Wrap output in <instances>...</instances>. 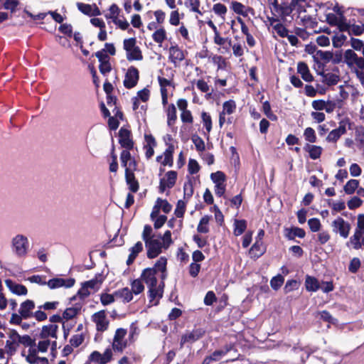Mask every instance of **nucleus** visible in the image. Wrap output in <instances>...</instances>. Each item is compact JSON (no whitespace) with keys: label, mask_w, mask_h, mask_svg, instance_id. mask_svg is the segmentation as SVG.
Here are the masks:
<instances>
[{"label":"nucleus","mask_w":364,"mask_h":364,"mask_svg":"<svg viewBox=\"0 0 364 364\" xmlns=\"http://www.w3.org/2000/svg\"><path fill=\"white\" fill-rule=\"evenodd\" d=\"M156 206L159 207L165 213H168L171 210V205L166 200L158 198Z\"/></svg>","instance_id":"62"},{"label":"nucleus","mask_w":364,"mask_h":364,"mask_svg":"<svg viewBox=\"0 0 364 364\" xmlns=\"http://www.w3.org/2000/svg\"><path fill=\"white\" fill-rule=\"evenodd\" d=\"M75 280L73 278H53L46 282V285L50 289H55L60 287L70 288L75 284Z\"/></svg>","instance_id":"12"},{"label":"nucleus","mask_w":364,"mask_h":364,"mask_svg":"<svg viewBox=\"0 0 364 364\" xmlns=\"http://www.w3.org/2000/svg\"><path fill=\"white\" fill-rule=\"evenodd\" d=\"M342 31H348L350 35L360 36L364 33V23L361 25L350 24L346 21Z\"/></svg>","instance_id":"25"},{"label":"nucleus","mask_w":364,"mask_h":364,"mask_svg":"<svg viewBox=\"0 0 364 364\" xmlns=\"http://www.w3.org/2000/svg\"><path fill=\"white\" fill-rule=\"evenodd\" d=\"M210 218L207 215L203 217L198 225L197 230L200 233H207L209 232L208 223Z\"/></svg>","instance_id":"48"},{"label":"nucleus","mask_w":364,"mask_h":364,"mask_svg":"<svg viewBox=\"0 0 364 364\" xmlns=\"http://www.w3.org/2000/svg\"><path fill=\"white\" fill-rule=\"evenodd\" d=\"M136 41L134 38L125 39L124 41L123 46L126 50L127 59L129 61L141 60L143 58L141 51L136 45Z\"/></svg>","instance_id":"5"},{"label":"nucleus","mask_w":364,"mask_h":364,"mask_svg":"<svg viewBox=\"0 0 364 364\" xmlns=\"http://www.w3.org/2000/svg\"><path fill=\"white\" fill-rule=\"evenodd\" d=\"M76 5L78 10L85 15L95 16H99L101 14L96 4L90 5L78 2Z\"/></svg>","instance_id":"21"},{"label":"nucleus","mask_w":364,"mask_h":364,"mask_svg":"<svg viewBox=\"0 0 364 364\" xmlns=\"http://www.w3.org/2000/svg\"><path fill=\"white\" fill-rule=\"evenodd\" d=\"M104 281V277L99 274L91 280L84 282L85 285L92 291H97L101 287Z\"/></svg>","instance_id":"27"},{"label":"nucleus","mask_w":364,"mask_h":364,"mask_svg":"<svg viewBox=\"0 0 364 364\" xmlns=\"http://www.w3.org/2000/svg\"><path fill=\"white\" fill-rule=\"evenodd\" d=\"M146 144L144 146L146 150L145 154L147 159H150L154 154V146H155V139L152 136H146Z\"/></svg>","instance_id":"36"},{"label":"nucleus","mask_w":364,"mask_h":364,"mask_svg":"<svg viewBox=\"0 0 364 364\" xmlns=\"http://www.w3.org/2000/svg\"><path fill=\"white\" fill-rule=\"evenodd\" d=\"M5 284L12 293L16 295L21 296L27 294V289L22 284H16L11 279H6Z\"/></svg>","instance_id":"24"},{"label":"nucleus","mask_w":364,"mask_h":364,"mask_svg":"<svg viewBox=\"0 0 364 364\" xmlns=\"http://www.w3.org/2000/svg\"><path fill=\"white\" fill-rule=\"evenodd\" d=\"M192 141L198 151H203L205 149L204 141L198 136H192Z\"/></svg>","instance_id":"57"},{"label":"nucleus","mask_w":364,"mask_h":364,"mask_svg":"<svg viewBox=\"0 0 364 364\" xmlns=\"http://www.w3.org/2000/svg\"><path fill=\"white\" fill-rule=\"evenodd\" d=\"M35 303L33 301L27 299L22 302L18 309V314L23 317V319H29L33 318V310L35 309Z\"/></svg>","instance_id":"18"},{"label":"nucleus","mask_w":364,"mask_h":364,"mask_svg":"<svg viewBox=\"0 0 364 364\" xmlns=\"http://www.w3.org/2000/svg\"><path fill=\"white\" fill-rule=\"evenodd\" d=\"M152 38L154 41L161 46V43L166 39V32L165 29L164 28L156 29L153 33Z\"/></svg>","instance_id":"41"},{"label":"nucleus","mask_w":364,"mask_h":364,"mask_svg":"<svg viewBox=\"0 0 364 364\" xmlns=\"http://www.w3.org/2000/svg\"><path fill=\"white\" fill-rule=\"evenodd\" d=\"M129 150V149L123 150L120 155L122 166L125 168V172L127 170L128 171H134L136 167V161L132 157Z\"/></svg>","instance_id":"17"},{"label":"nucleus","mask_w":364,"mask_h":364,"mask_svg":"<svg viewBox=\"0 0 364 364\" xmlns=\"http://www.w3.org/2000/svg\"><path fill=\"white\" fill-rule=\"evenodd\" d=\"M350 242L355 250H359L364 247V230L360 231L358 235L354 233L350 237Z\"/></svg>","instance_id":"30"},{"label":"nucleus","mask_w":364,"mask_h":364,"mask_svg":"<svg viewBox=\"0 0 364 364\" xmlns=\"http://www.w3.org/2000/svg\"><path fill=\"white\" fill-rule=\"evenodd\" d=\"M116 298L122 299L124 303H128L133 299V294L128 287H124L114 292Z\"/></svg>","instance_id":"28"},{"label":"nucleus","mask_w":364,"mask_h":364,"mask_svg":"<svg viewBox=\"0 0 364 364\" xmlns=\"http://www.w3.org/2000/svg\"><path fill=\"white\" fill-rule=\"evenodd\" d=\"M250 251L252 252L257 257L263 255L265 251L263 242L260 240H256L254 245L252 246Z\"/></svg>","instance_id":"46"},{"label":"nucleus","mask_w":364,"mask_h":364,"mask_svg":"<svg viewBox=\"0 0 364 364\" xmlns=\"http://www.w3.org/2000/svg\"><path fill=\"white\" fill-rule=\"evenodd\" d=\"M339 80V76L335 73H327L323 75V82L329 86L336 85Z\"/></svg>","instance_id":"40"},{"label":"nucleus","mask_w":364,"mask_h":364,"mask_svg":"<svg viewBox=\"0 0 364 364\" xmlns=\"http://www.w3.org/2000/svg\"><path fill=\"white\" fill-rule=\"evenodd\" d=\"M205 334V331L203 328H196L191 331L186 332L183 334L181 339L180 346L181 348L186 343H193L200 338H201Z\"/></svg>","instance_id":"11"},{"label":"nucleus","mask_w":364,"mask_h":364,"mask_svg":"<svg viewBox=\"0 0 364 364\" xmlns=\"http://www.w3.org/2000/svg\"><path fill=\"white\" fill-rule=\"evenodd\" d=\"M304 149L309 152V156L312 159H318L322 153V148L316 145L306 144Z\"/></svg>","instance_id":"34"},{"label":"nucleus","mask_w":364,"mask_h":364,"mask_svg":"<svg viewBox=\"0 0 364 364\" xmlns=\"http://www.w3.org/2000/svg\"><path fill=\"white\" fill-rule=\"evenodd\" d=\"M262 110L265 115L271 120H276L277 117L271 110V106L268 101H265L262 105Z\"/></svg>","instance_id":"60"},{"label":"nucleus","mask_w":364,"mask_h":364,"mask_svg":"<svg viewBox=\"0 0 364 364\" xmlns=\"http://www.w3.org/2000/svg\"><path fill=\"white\" fill-rule=\"evenodd\" d=\"M26 360L30 364H45L48 363V359L46 358H41L38 355H27L26 356Z\"/></svg>","instance_id":"51"},{"label":"nucleus","mask_w":364,"mask_h":364,"mask_svg":"<svg viewBox=\"0 0 364 364\" xmlns=\"http://www.w3.org/2000/svg\"><path fill=\"white\" fill-rule=\"evenodd\" d=\"M58 326L56 324H48L43 326L38 335L39 338H47L56 341L58 338Z\"/></svg>","instance_id":"13"},{"label":"nucleus","mask_w":364,"mask_h":364,"mask_svg":"<svg viewBox=\"0 0 364 364\" xmlns=\"http://www.w3.org/2000/svg\"><path fill=\"white\" fill-rule=\"evenodd\" d=\"M186 203L182 200H179L176 204L174 213L177 218H183L186 211Z\"/></svg>","instance_id":"53"},{"label":"nucleus","mask_w":364,"mask_h":364,"mask_svg":"<svg viewBox=\"0 0 364 364\" xmlns=\"http://www.w3.org/2000/svg\"><path fill=\"white\" fill-rule=\"evenodd\" d=\"M173 151L172 146L168 147L164 153V159L161 161L162 165L171 166L173 164Z\"/></svg>","instance_id":"47"},{"label":"nucleus","mask_w":364,"mask_h":364,"mask_svg":"<svg viewBox=\"0 0 364 364\" xmlns=\"http://www.w3.org/2000/svg\"><path fill=\"white\" fill-rule=\"evenodd\" d=\"M185 5L186 7L190 8L191 11L197 13L199 15H203V13L199 9L200 6V0H186Z\"/></svg>","instance_id":"45"},{"label":"nucleus","mask_w":364,"mask_h":364,"mask_svg":"<svg viewBox=\"0 0 364 364\" xmlns=\"http://www.w3.org/2000/svg\"><path fill=\"white\" fill-rule=\"evenodd\" d=\"M132 294L135 295L139 294L143 292L144 290V286L143 284V281L141 279H134L131 284V289Z\"/></svg>","instance_id":"42"},{"label":"nucleus","mask_w":364,"mask_h":364,"mask_svg":"<svg viewBox=\"0 0 364 364\" xmlns=\"http://www.w3.org/2000/svg\"><path fill=\"white\" fill-rule=\"evenodd\" d=\"M185 58L183 51L178 46H171L169 48V60L177 66Z\"/></svg>","instance_id":"22"},{"label":"nucleus","mask_w":364,"mask_h":364,"mask_svg":"<svg viewBox=\"0 0 364 364\" xmlns=\"http://www.w3.org/2000/svg\"><path fill=\"white\" fill-rule=\"evenodd\" d=\"M304 136L305 139L310 143H314L316 141L315 131L311 127H308L304 130Z\"/></svg>","instance_id":"54"},{"label":"nucleus","mask_w":364,"mask_h":364,"mask_svg":"<svg viewBox=\"0 0 364 364\" xmlns=\"http://www.w3.org/2000/svg\"><path fill=\"white\" fill-rule=\"evenodd\" d=\"M359 181L355 179L349 180L343 187V190L346 194L351 195L358 188Z\"/></svg>","instance_id":"44"},{"label":"nucleus","mask_w":364,"mask_h":364,"mask_svg":"<svg viewBox=\"0 0 364 364\" xmlns=\"http://www.w3.org/2000/svg\"><path fill=\"white\" fill-rule=\"evenodd\" d=\"M332 230L336 234H339L341 237L347 238L350 230V225L343 218L338 217L331 223Z\"/></svg>","instance_id":"7"},{"label":"nucleus","mask_w":364,"mask_h":364,"mask_svg":"<svg viewBox=\"0 0 364 364\" xmlns=\"http://www.w3.org/2000/svg\"><path fill=\"white\" fill-rule=\"evenodd\" d=\"M143 250V244L141 242H137L133 247H132L129 250L130 254L127 260V264L130 265L132 264L137 257L138 254L141 252Z\"/></svg>","instance_id":"31"},{"label":"nucleus","mask_w":364,"mask_h":364,"mask_svg":"<svg viewBox=\"0 0 364 364\" xmlns=\"http://www.w3.org/2000/svg\"><path fill=\"white\" fill-rule=\"evenodd\" d=\"M139 74L138 70L136 68L131 66L128 68L125 74L124 80V87L127 89L134 87L139 81Z\"/></svg>","instance_id":"10"},{"label":"nucleus","mask_w":364,"mask_h":364,"mask_svg":"<svg viewBox=\"0 0 364 364\" xmlns=\"http://www.w3.org/2000/svg\"><path fill=\"white\" fill-rule=\"evenodd\" d=\"M93 321L96 324V328L98 331H105L107 330L109 321H107L104 311H100L93 315Z\"/></svg>","instance_id":"20"},{"label":"nucleus","mask_w":364,"mask_h":364,"mask_svg":"<svg viewBox=\"0 0 364 364\" xmlns=\"http://www.w3.org/2000/svg\"><path fill=\"white\" fill-rule=\"evenodd\" d=\"M184 198H190L193 194V186L191 181L186 182L183 186Z\"/></svg>","instance_id":"63"},{"label":"nucleus","mask_w":364,"mask_h":364,"mask_svg":"<svg viewBox=\"0 0 364 364\" xmlns=\"http://www.w3.org/2000/svg\"><path fill=\"white\" fill-rule=\"evenodd\" d=\"M236 103L234 100H230L225 101L223 105V110L221 111L225 115H230L236 110Z\"/></svg>","instance_id":"39"},{"label":"nucleus","mask_w":364,"mask_h":364,"mask_svg":"<svg viewBox=\"0 0 364 364\" xmlns=\"http://www.w3.org/2000/svg\"><path fill=\"white\" fill-rule=\"evenodd\" d=\"M39 341L37 345L38 351L45 353L50 347L52 351H55L57 348V342L55 341H50L47 338H39Z\"/></svg>","instance_id":"26"},{"label":"nucleus","mask_w":364,"mask_h":364,"mask_svg":"<svg viewBox=\"0 0 364 364\" xmlns=\"http://www.w3.org/2000/svg\"><path fill=\"white\" fill-rule=\"evenodd\" d=\"M348 122L346 121H341L339 122L338 127L333 129L328 134L326 137V141L328 142H336L338 139L343 134H345L347 132Z\"/></svg>","instance_id":"16"},{"label":"nucleus","mask_w":364,"mask_h":364,"mask_svg":"<svg viewBox=\"0 0 364 364\" xmlns=\"http://www.w3.org/2000/svg\"><path fill=\"white\" fill-rule=\"evenodd\" d=\"M141 237L147 249V257L149 258L156 257L164 248L161 241V235L154 234L151 225H146Z\"/></svg>","instance_id":"2"},{"label":"nucleus","mask_w":364,"mask_h":364,"mask_svg":"<svg viewBox=\"0 0 364 364\" xmlns=\"http://www.w3.org/2000/svg\"><path fill=\"white\" fill-rule=\"evenodd\" d=\"M343 63L354 72L359 80L364 81V58L353 50L348 49L343 53Z\"/></svg>","instance_id":"3"},{"label":"nucleus","mask_w":364,"mask_h":364,"mask_svg":"<svg viewBox=\"0 0 364 364\" xmlns=\"http://www.w3.org/2000/svg\"><path fill=\"white\" fill-rule=\"evenodd\" d=\"M177 173L174 171H169L166 173L164 178L160 179L159 191L164 193L166 188H171L176 183Z\"/></svg>","instance_id":"14"},{"label":"nucleus","mask_w":364,"mask_h":364,"mask_svg":"<svg viewBox=\"0 0 364 364\" xmlns=\"http://www.w3.org/2000/svg\"><path fill=\"white\" fill-rule=\"evenodd\" d=\"M285 236L289 240H294L296 237L303 238L305 236V231L300 228H287Z\"/></svg>","instance_id":"32"},{"label":"nucleus","mask_w":364,"mask_h":364,"mask_svg":"<svg viewBox=\"0 0 364 364\" xmlns=\"http://www.w3.org/2000/svg\"><path fill=\"white\" fill-rule=\"evenodd\" d=\"M297 70L305 81L311 82L313 80V76L310 73L309 68L306 63H299L297 66Z\"/></svg>","instance_id":"33"},{"label":"nucleus","mask_w":364,"mask_h":364,"mask_svg":"<svg viewBox=\"0 0 364 364\" xmlns=\"http://www.w3.org/2000/svg\"><path fill=\"white\" fill-rule=\"evenodd\" d=\"M273 29L279 36L282 38L286 37L289 33L285 26L280 23L279 21H277V23L273 25Z\"/></svg>","instance_id":"56"},{"label":"nucleus","mask_w":364,"mask_h":364,"mask_svg":"<svg viewBox=\"0 0 364 364\" xmlns=\"http://www.w3.org/2000/svg\"><path fill=\"white\" fill-rule=\"evenodd\" d=\"M127 331L125 328H119L115 331V334L112 342V348L114 351L122 352L127 346V340L125 336Z\"/></svg>","instance_id":"8"},{"label":"nucleus","mask_w":364,"mask_h":364,"mask_svg":"<svg viewBox=\"0 0 364 364\" xmlns=\"http://www.w3.org/2000/svg\"><path fill=\"white\" fill-rule=\"evenodd\" d=\"M161 241L164 248L166 249L168 247V246L172 242L171 233L169 230L166 231L164 235L162 237L161 236Z\"/></svg>","instance_id":"64"},{"label":"nucleus","mask_w":364,"mask_h":364,"mask_svg":"<svg viewBox=\"0 0 364 364\" xmlns=\"http://www.w3.org/2000/svg\"><path fill=\"white\" fill-rule=\"evenodd\" d=\"M119 142L126 149H132L134 146L131 138V132L125 128H121L119 132Z\"/></svg>","instance_id":"19"},{"label":"nucleus","mask_w":364,"mask_h":364,"mask_svg":"<svg viewBox=\"0 0 364 364\" xmlns=\"http://www.w3.org/2000/svg\"><path fill=\"white\" fill-rule=\"evenodd\" d=\"M120 9L118 7V6L115 4H113L110 6L109 9V13L105 15V17L107 18H110L112 20V22L114 20L118 18V16L119 14Z\"/></svg>","instance_id":"50"},{"label":"nucleus","mask_w":364,"mask_h":364,"mask_svg":"<svg viewBox=\"0 0 364 364\" xmlns=\"http://www.w3.org/2000/svg\"><path fill=\"white\" fill-rule=\"evenodd\" d=\"M125 178L129 190L134 193L136 192L139 189V183L135 179L134 171H128L127 170L125 172Z\"/></svg>","instance_id":"29"},{"label":"nucleus","mask_w":364,"mask_h":364,"mask_svg":"<svg viewBox=\"0 0 364 364\" xmlns=\"http://www.w3.org/2000/svg\"><path fill=\"white\" fill-rule=\"evenodd\" d=\"M166 264L167 259L161 257L153 267L144 269L141 274V280L149 289L148 296L151 306L157 305L163 296L164 280L167 277Z\"/></svg>","instance_id":"1"},{"label":"nucleus","mask_w":364,"mask_h":364,"mask_svg":"<svg viewBox=\"0 0 364 364\" xmlns=\"http://www.w3.org/2000/svg\"><path fill=\"white\" fill-rule=\"evenodd\" d=\"M234 234L236 236L242 235L247 228V223L245 220H235L234 223Z\"/></svg>","instance_id":"43"},{"label":"nucleus","mask_w":364,"mask_h":364,"mask_svg":"<svg viewBox=\"0 0 364 364\" xmlns=\"http://www.w3.org/2000/svg\"><path fill=\"white\" fill-rule=\"evenodd\" d=\"M201 118L203 124L208 132H210L212 129V119L210 115L205 112L201 113Z\"/></svg>","instance_id":"52"},{"label":"nucleus","mask_w":364,"mask_h":364,"mask_svg":"<svg viewBox=\"0 0 364 364\" xmlns=\"http://www.w3.org/2000/svg\"><path fill=\"white\" fill-rule=\"evenodd\" d=\"M19 344H22L26 347H33L36 346L35 341L28 335H19Z\"/></svg>","instance_id":"55"},{"label":"nucleus","mask_w":364,"mask_h":364,"mask_svg":"<svg viewBox=\"0 0 364 364\" xmlns=\"http://www.w3.org/2000/svg\"><path fill=\"white\" fill-rule=\"evenodd\" d=\"M90 362L95 364H107L112 358V351L110 348H107L103 353L99 351H93L89 356Z\"/></svg>","instance_id":"9"},{"label":"nucleus","mask_w":364,"mask_h":364,"mask_svg":"<svg viewBox=\"0 0 364 364\" xmlns=\"http://www.w3.org/2000/svg\"><path fill=\"white\" fill-rule=\"evenodd\" d=\"M231 8L237 14L246 15V7L240 2L233 1Z\"/></svg>","instance_id":"59"},{"label":"nucleus","mask_w":364,"mask_h":364,"mask_svg":"<svg viewBox=\"0 0 364 364\" xmlns=\"http://www.w3.org/2000/svg\"><path fill=\"white\" fill-rule=\"evenodd\" d=\"M210 178L215 183V193L216 196L221 197L225 194L226 185L225 183L226 176L222 171H216L210 174Z\"/></svg>","instance_id":"6"},{"label":"nucleus","mask_w":364,"mask_h":364,"mask_svg":"<svg viewBox=\"0 0 364 364\" xmlns=\"http://www.w3.org/2000/svg\"><path fill=\"white\" fill-rule=\"evenodd\" d=\"M213 11L216 15L220 16L223 20H225V16L228 11V9L224 4L220 3L214 4L213 6Z\"/></svg>","instance_id":"49"},{"label":"nucleus","mask_w":364,"mask_h":364,"mask_svg":"<svg viewBox=\"0 0 364 364\" xmlns=\"http://www.w3.org/2000/svg\"><path fill=\"white\" fill-rule=\"evenodd\" d=\"M80 306L67 308L63 314V318L67 321L70 320L75 317L80 313Z\"/></svg>","instance_id":"37"},{"label":"nucleus","mask_w":364,"mask_h":364,"mask_svg":"<svg viewBox=\"0 0 364 364\" xmlns=\"http://www.w3.org/2000/svg\"><path fill=\"white\" fill-rule=\"evenodd\" d=\"M306 289L309 291H316L320 288L318 281L313 277L306 276L305 279Z\"/></svg>","instance_id":"35"},{"label":"nucleus","mask_w":364,"mask_h":364,"mask_svg":"<svg viewBox=\"0 0 364 364\" xmlns=\"http://www.w3.org/2000/svg\"><path fill=\"white\" fill-rule=\"evenodd\" d=\"M29 240L25 235L16 234L11 240V252L18 258L25 257L29 251Z\"/></svg>","instance_id":"4"},{"label":"nucleus","mask_w":364,"mask_h":364,"mask_svg":"<svg viewBox=\"0 0 364 364\" xmlns=\"http://www.w3.org/2000/svg\"><path fill=\"white\" fill-rule=\"evenodd\" d=\"M284 277L279 274L276 277H274L271 281H270V285L272 287V289L277 290L279 288L281 287V286L284 283Z\"/></svg>","instance_id":"58"},{"label":"nucleus","mask_w":364,"mask_h":364,"mask_svg":"<svg viewBox=\"0 0 364 364\" xmlns=\"http://www.w3.org/2000/svg\"><path fill=\"white\" fill-rule=\"evenodd\" d=\"M116 296L109 294H102L100 296V301L102 305L107 306L112 304L115 300Z\"/></svg>","instance_id":"61"},{"label":"nucleus","mask_w":364,"mask_h":364,"mask_svg":"<svg viewBox=\"0 0 364 364\" xmlns=\"http://www.w3.org/2000/svg\"><path fill=\"white\" fill-rule=\"evenodd\" d=\"M177 119L176 108L173 104L170 105L167 109V124L169 127L174 124Z\"/></svg>","instance_id":"38"},{"label":"nucleus","mask_w":364,"mask_h":364,"mask_svg":"<svg viewBox=\"0 0 364 364\" xmlns=\"http://www.w3.org/2000/svg\"><path fill=\"white\" fill-rule=\"evenodd\" d=\"M326 19L328 23L331 26H336L338 28L342 31L343 24L346 23V19L342 14L336 15L335 14L330 13L326 15Z\"/></svg>","instance_id":"23"},{"label":"nucleus","mask_w":364,"mask_h":364,"mask_svg":"<svg viewBox=\"0 0 364 364\" xmlns=\"http://www.w3.org/2000/svg\"><path fill=\"white\" fill-rule=\"evenodd\" d=\"M233 349L234 346L232 345H227L223 349L215 350L210 356L206 357L202 364H211L213 361L217 362Z\"/></svg>","instance_id":"15"}]
</instances>
